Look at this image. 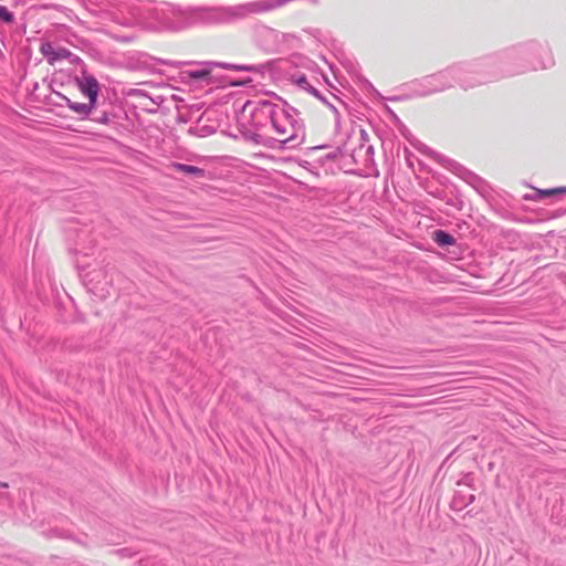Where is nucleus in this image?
<instances>
[{"instance_id": "6e6552de", "label": "nucleus", "mask_w": 566, "mask_h": 566, "mask_svg": "<svg viewBox=\"0 0 566 566\" xmlns=\"http://www.w3.org/2000/svg\"><path fill=\"white\" fill-rule=\"evenodd\" d=\"M273 124H274V126L276 127V129H277V132L280 133V135H281L282 137H284L286 140H289V139H292V138H293V136H292V135H287V132H286V130H280V128L276 126V123H275V122H273Z\"/></svg>"}, {"instance_id": "9d476101", "label": "nucleus", "mask_w": 566, "mask_h": 566, "mask_svg": "<svg viewBox=\"0 0 566 566\" xmlns=\"http://www.w3.org/2000/svg\"><path fill=\"white\" fill-rule=\"evenodd\" d=\"M300 82H301V84H304V83H306V80H305L304 77H302V78L300 80Z\"/></svg>"}, {"instance_id": "1a4fd4ad", "label": "nucleus", "mask_w": 566, "mask_h": 566, "mask_svg": "<svg viewBox=\"0 0 566 566\" xmlns=\"http://www.w3.org/2000/svg\"><path fill=\"white\" fill-rule=\"evenodd\" d=\"M560 191H563V190L562 189H549V190H544L543 195L544 196H551L553 193L560 192Z\"/></svg>"}, {"instance_id": "f257e3e1", "label": "nucleus", "mask_w": 566, "mask_h": 566, "mask_svg": "<svg viewBox=\"0 0 566 566\" xmlns=\"http://www.w3.org/2000/svg\"><path fill=\"white\" fill-rule=\"evenodd\" d=\"M40 52L46 57L48 63L54 64L57 61L69 59L71 52L64 48H55L52 43H42Z\"/></svg>"}, {"instance_id": "f03ea898", "label": "nucleus", "mask_w": 566, "mask_h": 566, "mask_svg": "<svg viewBox=\"0 0 566 566\" xmlns=\"http://www.w3.org/2000/svg\"><path fill=\"white\" fill-rule=\"evenodd\" d=\"M81 92L90 99V109L95 105L98 94V83L92 76H84L78 81Z\"/></svg>"}, {"instance_id": "7ed1b4c3", "label": "nucleus", "mask_w": 566, "mask_h": 566, "mask_svg": "<svg viewBox=\"0 0 566 566\" xmlns=\"http://www.w3.org/2000/svg\"><path fill=\"white\" fill-rule=\"evenodd\" d=\"M171 167L175 170L179 171V172H184V174H188V175H195L197 177H202L203 176V170L198 168V167H196V166L174 163Z\"/></svg>"}, {"instance_id": "0eeeda50", "label": "nucleus", "mask_w": 566, "mask_h": 566, "mask_svg": "<svg viewBox=\"0 0 566 566\" xmlns=\"http://www.w3.org/2000/svg\"><path fill=\"white\" fill-rule=\"evenodd\" d=\"M210 75V72L207 70L192 71L190 72V76L196 80H203Z\"/></svg>"}, {"instance_id": "20e7f679", "label": "nucleus", "mask_w": 566, "mask_h": 566, "mask_svg": "<svg viewBox=\"0 0 566 566\" xmlns=\"http://www.w3.org/2000/svg\"><path fill=\"white\" fill-rule=\"evenodd\" d=\"M276 6H279L277 2L274 3L271 1H258V2L251 3L249 6V8H250L251 12H263V11L271 10V9L275 8Z\"/></svg>"}, {"instance_id": "39448f33", "label": "nucleus", "mask_w": 566, "mask_h": 566, "mask_svg": "<svg viewBox=\"0 0 566 566\" xmlns=\"http://www.w3.org/2000/svg\"><path fill=\"white\" fill-rule=\"evenodd\" d=\"M434 240L440 245H449V244H452L454 241L450 234H448L441 230H438L434 232Z\"/></svg>"}, {"instance_id": "423d86ee", "label": "nucleus", "mask_w": 566, "mask_h": 566, "mask_svg": "<svg viewBox=\"0 0 566 566\" xmlns=\"http://www.w3.org/2000/svg\"><path fill=\"white\" fill-rule=\"evenodd\" d=\"M0 19L10 23L13 21V14L3 6H0Z\"/></svg>"}]
</instances>
